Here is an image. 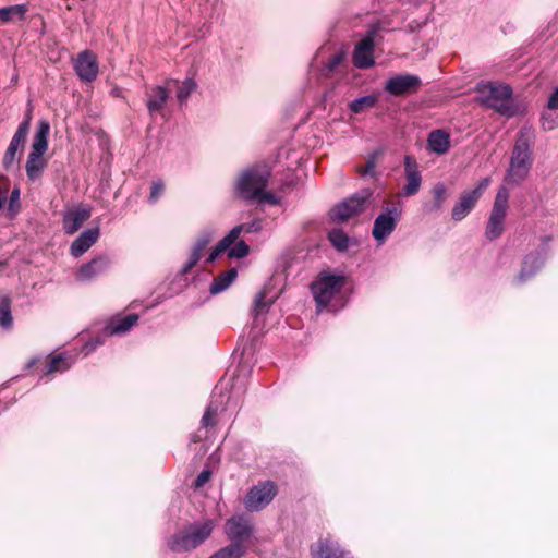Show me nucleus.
Listing matches in <instances>:
<instances>
[{
    "label": "nucleus",
    "mask_w": 558,
    "mask_h": 558,
    "mask_svg": "<svg viewBox=\"0 0 558 558\" xmlns=\"http://www.w3.org/2000/svg\"><path fill=\"white\" fill-rule=\"evenodd\" d=\"M270 171L259 166H254L245 169L238 182L236 192L245 201H256L258 203H269L278 205L280 198L271 192H266L268 185Z\"/></svg>",
    "instance_id": "1"
},
{
    "label": "nucleus",
    "mask_w": 558,
    "mask_h": 558,
    "mask_svg": "<svg viewBox=\"0 0 558 558\" xmlns=\"http://www.w3.org/2000/svg\"><path fill=\"white\" fill-rule=\"evenodd\" d=\"M535 132L531 126H523L514 143L507 177L510 182L519 184L523 181L532 167V146Z\"/></svg>",
    "instance_id": "2"
},
{
    "label": "nucleus",
    "mask_w": 558,
    "mask_h": 558,
    "mask_svg": "<svg viewBox=\"0 0 558 558\" xmlns=\"http://www.w3.org/2000/svg\"><path fill=\"white\" fill-rule=\"evenodd\" d=\"M214 529L215 522L209 519L189 524L168 539V547L173 553L193 550L210 537Z\"/></svg>",
    "instance_id": "3"
},
{
    "label": "nucleus",
    "mask_w": 558,
    "mask_h": 558,
    "mask_svg": "<svg viewBox=\"0 0 558 558\" xmlns=\"http://www.w3.org/2000/svg\"><path fill=\"white\" fill-rule=\"evenodd\" d=\"M481 94L480 102L498 113L511 118L521 112L520 108L512 102V89L508 85H495L492 83L477 86Z\"/></svg>",
    "instance_id": "4"
},
{
    "label": "nucleus",
    "mask_w": 558,
    "mask_h": 558,
    "mask_svg": "<svg viewBox=\"0 0 558 558\" xmlns=\"http://www.w3.org/2000/svg\"><path fill=\"white\" fill-rule=\"evenodd\" d=\"M49 132V122L46 120H40L33 138L32 150L25 165L27 179L32 182L39 181L47 167V160L44 158V154L48 149Z\"/></svg>",
    "instance_id": "5"
},
{
    "label": "nucleus",
    "mask_w": 558,
    "mask_h": 558,
    "mask_svg": "<svg viewBox=\"0 0 558 558\" xmlns=\"http://www.w3.org/2000/svg\"><path fill=\"white\" fill-rule=\"evenodd\" d=\"M402 217V208L397 205L385 206L375 218L372 235L378 245H383L395 231Z\"/></svg>",
    "instance_id": "6"
},
{
    "label": "nucleus",
    "mask_w": 558,
    "mask_h": 558,
    "mask_svg": "<svg viewBox=\"0 0 558 558\" xmlns=\"http://www.w3.org/2000/svg\"><path fill=\"white\" fill-rule=\"evenodd\" d=\"M509 192L500 186L496 193L492 213L485 230V236L493 241L498 239L504 231V222L508 210Z\"/></svg>",
    "instance_id": "7"
},
{
    "label": "nucleus",
    "mask_w": 558,
    "mask_h": 558,
    "mask_svg": "<svg viewBox=\"0 0 558 558\" xmlns=\"http://www.w3.org/2000/svg\"><path fill=\"white\" fill-rule=\"evenodd\" d=\"M344 278L342 276H322L312 283L311 290L317 303L318 310L327 305L330 300L340 292L343 287Z\"/></svg>",
    "instance_id": "8"
},
{
    "label": "nucleus",
    "mask_w": 558,
    "mask_h": 558,
    "mask_svg": "<svg viewBox=\"0 0 558 558\" xmlns=\"http://www.w3.org/2000/svg\"><path fill=\"white\" fill-rule=\"evenodd\" d=\"M276 495L277 487L274 482L258 483L248 489L244 498V507L250 512L260 511L272 501Z\"/></svg>",
    "instance_id": "9"
},
{
    "label": "nucleus",
    "mask_w": 558,
    "mask_h": 558,
    "mask_svg": "<svg viewBox=\"0 0 558 558\" xmlns=\"http://www.w3.org/2000/svg\"><path fill=\"white\" fill-rule=\"evenodd\" d=\"M263 229V221L259 218H254L247 223H240L233 227L229 233L223 236L219 243L211 250L207 263H213L222 252H225L232 243H234L242 232L258 233Z\"/></svg>",
    "instance_id": "10"
},
{
    "label": "nucleus",
    "mask_w": 558,
    "mask_h": 558,
    "mask_svg": "<svg viewBox=\"0 0 558 558\" xmlns=\"http://www.w3.org/2000/svg\"><path fill=\"white\" fill-rule=\"evenodd\" d=\"M225 534L231 544L243 545L252 538L254 526L246 515L235 514L226 521Z\"/></svg>",
    "instance_id": "11"
},
{
    "label": "nucleus",
    "mask_w": 558,
    "mask_h": 558,
    "mask_svg": "<svg viewBox=\"0 0 558 558\" xmlns=\"http://www.w3.org/2000/svg\"><path fill=\"white\" fill-rule=\"evenodd\" d=\"M489 184L490 179L488 177L483 178L475 189L462 192L459 202L452 208V219L460 221L465 218Z\"/></svg>",
    "instance_id": "12"
},
{
    "label": "nucleus",
    "mask_w": 558,
    "mask_h": 558,
    "mask_svg": "<svg viewBox=\"0 0 558 558\" xmlns=\"http://www.w3.org/2000/svg\"><path fill=\"white\" fill-rule=\"evenodd\" d=\"M421 84V78L417 75L398 74L386 81L385 90L392 96L410 95L415 93Z\"/></svg>",
    "instance_id": "13"
},
{
    "label": "nucleus",
    "mask_w": 558,
    "mask_h": 558,
    "mask_svg": "<svg viewBox=\"0 0 558 558\" xmlns=\"http://www.w3.org/2000/svg\"><path fill=\"white\" fill-rule=\"evenodd\" d=\"M374 31L361 39L353 51V63L359 69H368L375 64L374 60Z\"/></svg>",
    "instance_id": "14"
},
{
    "label": "nucleus",
    "mask_w": 558,
    "mask_h": 558,
    "mask_svg": "<svg viewBox=\"0 0 558 558\" xmlns=\"http://www.w3.org/2000/svg\"><path fill=\"white\" fill-rule=\"evenodd\" d=\"M74 70L82 81H95L98 74V62L95 54L89 50L78 53L74 63Z\"/></svg>",
    "instance_id": "15"
},
{
    "label": "nucleus",
    "mask_w": 558,
    "mask_h": 558,
    "mask_svg": "<svg viewBox=\"0 0 558 558\" xmlns=\"http://www.w3.org/2000/svg\"><path fill=\"white\" fill-rule=\"evenodd\" d=\"M92 209L87 206H76L64 211L62 227L66 234H74L85 221L90 218Z\"/></svg>",
    "instance_id": "16"
},
{
    "label": "nucleus",
    "mask_w": 558,
    "mask_h": 558,
    "mask_svg": "<svg viewBox=\"0 0 558 558\" xmlns=\"http://www.w3.org/2000/svg\"><path fill=\"white\" fill-rule=\"evenodd\" d=\"M404 172L407 184L402 187L401 194L405 197L417 194L422 184V175L416 160L407 155L404 157Z\"/></svg>",
    "instance_id": "17"
},
{
    "label": "nucleus",
    "mask_w": 558,
    "mask_h": 558,
    "mask_svg": "<svg viewBox=\"0 0 558 558\" xmlns=\"http://www.w3.org/2000/svg\"><path fill=\"white\" fill-rule=\"evenodd\" d=\"M170 92L167 87L156 85L150 87L146 93V107L149 114H161L163 107L169 99Z\"/></svg>",
    "instance_id": "18"
},
{
    "label": "nucleus",
    "mask_w": 558,
    "mask_h": 558,
    "mask_svg": "<svg viewBox=\"0 0 558 558\" xmlns=\"http://www.w3.org/2000/svg\"><path fill=\"white\" fill-rule=\"evenodd\" d=\"M99 238V229L93 228L87 229L76 238L70 247L71 255L74 257H80L84 253H86L98 240Z\"/></svg>",
    "instance_id": "19"
},
{
    "label": "nucleus",
    "mask_w": 558,
    "mask_h": 558,
    "mask_svg": "<svg viewBox=\"0 0 558 558\" xmlns=\"http://www.w3.org/2000/svg\"><path fill=\"white\" fill-rule=\"evenodd\" d=\"M313 558H348L347 553L333 542L319 541L311 546Z\"/></svg>",
    "instance_id": "20"
},
{
    "label": "nucleus",
    "mask_w": 558,
    "mask_h": 558,
    "mask_svg": "<svg viewBox=\"0 0 558 558\" xmlns=\"http://www.w3.org/2000/svg\"><path fill=\"white\" fill-rule=\"evenodd\" d=\"M213 240V233L209 231H206L199 235V238L196 240L191 255L187 259V262L182 267V272L187 274L202 258L203 252L206 248V246L211 242Z\"/></svg>",
    "instance_id": "21"
},
{
    "label": "nucleus",
    "mask_w": 558,
    "mask_h": 558,
    "mask_svg": "<svg viewBox=\"0 0 558 558\" xmlns=\"http://www.w3.org/2000/svg\"><path fill=\"white\" fill-rule=\"evenodd\" d=\"M109 265V260L106 257H97L92 259L89 263L84 264L77 271V280L89 281L96 276L102 274Z\"/></svg>",
    "instance_id": "22"
},
{
    "label": "nucleus",
    "mask_w": 558,
    "mask_h": 558,
    "mask_svg": "<svg viewBox=\"0 0 558 558\" xmlns=\"http://www.w3.org/2000/svg\"><path fill=\"white\" fill-rule=\"evenodd\" d=\"M429 149L437 155H445L450 148V135L445 130H434L427 138Z\"/></svg>",
    "instance_id": "23"
},
{
    "label": "nucleus",
    "mask_w": 558,
    "mask_h": 558,
    "mask_svg": "<svg viewBox=\"0 0 558 558\" xmlns=\"http://www.w3.org/2000/svg\"><path fill=\"white\" fill-rule=\"evenodd\" d=\"M137 320L138 316L136 314H130L123 318L112 320L105 327L104 332L107 336L126 332L137 323Z\"/></svg>",
    "instance_id": "24"
},
{
    "label": "nucleus",
    "mask_w": 558,
    "mask_h": 558,
    "mask_svg": "<svg viewBox=\"0 0 558 558\" xmlns=\"http://www.w3.org/2000/svg\"><path fill=\"white\" fill-rule=\"evenodd\" d=\"M543 265L544 258L541 256V254L527 255L519 274V281H525L531 278Z\"/></svg>",
    "instance_id": "25"
},
{
    "label": "nucleus",
    "mask_w": 558,
    "mask_h": 558,
    "mask_svg": "<svg viewBox=\"0 0 558 558\" xmlns=\"http://www.w3.org/2000/svg\"><path fill=\"white\" fill-rule=\"evenodd\" d=\"M238 271L235 268H231L225 274L214 279L210 284L209 291L211 294H218L225 291L230 284L236 279Z\"/></svg>",
    "instance_id": "26"
},
{
    "label": "nucleus",
    "mask_w": 558,
    "mask_h": 558,
    "mask_svg": "<svg viewBox=\"0 0 558 558\" xmlns=\"http://www.w3.org/2000/svg\"><path fill=\"white\" fill-rule=\"evenodd\" d=\"M27 7L25 4H15L10 7L0 8V20L3 23L11 21H22L25 19Z\"/></svg>",
    "instance_id": "27"
},
{
    "label": "nucleus",
    "mask_w": 558,
    "mask_h": 558,
    "mask_svg": "<svg viewBox=\"0 0 558 558\" xmlns=\"http://www.w3.org/2000/svg\"><path fill=\"white\" fill-rule=\"evenodd\" d=\"M31 121H32V110L29 109L27 111L24 120L20 123L15 134L13 135V137L10 142V145H13L16 148H20L21 146L24 145L27 134H28V131H29Z\"/></svg>",
    "instance_id": "28"
},
{
    "label": "nucleus",
    "mask_w": 558,
    "mask_h": 558,
    "mask_svg": "<svg viewBox=\"0 0 558 558\" xmlns=\"http://www.w3.org/2000/svg\"><path fill=\"white\" fill-rule=\"evenodd\" d=\"M372 196V193L367 190L362 191L361 193H357L349 198H347V202L350 206L351 214H354V216L362 213L365 207L368 198Z\"/></svg>",
    "instance_id": "29"
},
{
    "label": "nucleus",
    "mask_w": 558,
    "mask_h": 558,
    "mask_svg": "<svg viewBox=\"0 0 558 558\" xmlns=\"http://www.w3.org/2000/svg\"><path fill=\"white\" fill-rule=\"evenodd\" d=\"M246 548L241 544H230L220 548L208 558H241L245 555Z\"/></svg>",
    "instance_id": "30"
},
{
    "label": "nucleus",
    "mask_w": 558,
    "mask_h": 558,
    "mask_svg": "<svg viewBox=\"0 0 558 558\" xmlns=\"http://www.w3.org/2000/svg\"><path fill=\"white\" fill-rule=\"evenodd\" d=\"M328 239L332 246L339 252H347L350 246V238L341 229H333L329 232Z\"/></svg>",
    "instance_id": "31"
},
{
    "label": "nucleus",
    "mask_w": 558,
    "mask_h": 558,
    "mask_svg": "<svg viewBox=\"0 0 558 558\" xmlns=\"http://www.w3.org/2000/svg\"><path fill=\"white\" fill-rule=\"evenodd\" d=\"M13 317L11 313V301L9 296L0 298V326L4 329L11 328Z\"/></svg>",
    "instance_id": "32"
},
{
    "label": "nucleus",
    "mask_w": 558,
    "mask_h": 558,
    "mask_svg": "<svg viewBox=\"0 0 558 558\" xmlns=\"http://www.w3.org/2000/svg\"><path fill=\"white\" fill-rule=\"evenodd\" d=\"M71 363L68 361V357L64 354H57L51 357L49 364L47 365V369L45 375H52L57 372H64L69 369Z\"/></svg>",
    "instance_id": "33"
},
{
    "label": "nucleus",
    "mask_w": 558,
    "mask_h": 558,
    "mask_svg": "<svg viewBox=\"0 0 558 558\" xmlns=\"http://www.w3.org/2000/svg\"><path fill=\"white\" fill-rule=\"evenodd\" d=\"M352 217H354V214H351V209L347 199L335 206L330 211V218L336 222H343Z\"/></svg>",
    "instance_id": "34"
},
{
    "label": "nucleus",
    "mask_w": 558,
    "mask_h": 558,
    "mask_svg": "<svg viewBox=\"0 0 558 558\" xmlns=\"http://www.w3.org/2000/svg\"><path fill=\"white\" fill-rule=\"evenodd\" d=\"M197 88V83L193 78H185L178 88L177 99L183 105L187 101L190 95Z\"/></svg>",
    "instance_id": "35"
},
{
    "label": "nucleus",
    "mask_w": 558,
    "mask_h": 558,
    "mask_svg": "<svg viewBox=\"0 0 558 558\" xmlns=\"http://www.w3.org/2000/svg\"><path fill=\"white\" fill-rule=\"evenodd\" d=\"M377 98L373 95L359 97L352 100L349 105V109L353 113H361L365 108H372L376 105Z\"/></svg>",
    "instance_id": "36"
},
{
    "label": "nucleus",
    "mask_w": 558,
    "mask_h": 558,
    "mask_svg": "<svg viewBox=\"0 0 558 558\" xmlns=\"http://www.w3.org/2000/svg\"><path fill=\"white\" fill-rule=\"evenodd\" d=\"M433 192H434V201L429 207V210L438 211L442 208L444 202L447 196V189L444 183H437L434 186Z\"/></svg>",
    "instance_id": "37"
},
{
    "label": "nucleus",
    "mask_w": 558,
    "mask_h": 558,
    "mask_svg": "<svg viewBox=\"0 0 558 558\" xmlns=\"http://www.w3.org/2000/svg\"><path fill=\"white\" fill-rule=\"evenodd\" d=\"M233 244L226 250L230 258H243L248 255L250 246L243 240H236Z\"/></svg>",
    "instance_id": "38"
},
{
    "label": "nucleus",
    "mask_w": 558,
    "mask_h": 558,
    "mask_svg": "<svg viewBox=\"0 0 558 558\" xmlns=\"http://www.w3.org/2000/svg\"><path fill=\"white\" fill-rule=\"evenodd\" d=\"M218 412V407L214 404H209L205 410L202 417V425L204 427L213 426L215 424L214 417Z\"/></svg>",
    "instance_id": "39"
},
{
    "label": "nucleus",
    "mask_w": 558,
    "mask_h": 558,
    "mask_svg": "<svg viewBox=\"0 0 558 558\" xmlns=\"http://www.w3.org/2000/svg\"><path fill=\"white\" fill-rule=\"evenodd\" d=\"M19 148L14 147L13 145L8 146L7 151L3 156V167L9 170L15 161V155Z\"/></svg>",
    "instance_id": "40"
},
{
    "label": "nucleus",
    "mask_w": 558,
    "mask_h": 558,
    "mask_svg": "<svg viewBox=\"0 0 558 558\" xmlns=\"http://www.w3.org/2000/svg\"><path fill=\"white\" fill-rule=\"evenodd\" d=\"M165 184L162 181H154L150 187L149 201L156 203L160 195L163 193Z\"/></svg>",
    "instance_id": "41"
},
{
    "label": "nucleus",
    "mask_w": 558,
    "mask_h": 558,
    "mask_svg": "<svg viewBox=\"0 0 558 558\" xmlns=\"http://www.w3.org/2000/svg\"><path fill=\"white\" fill-rule=\"evenodd\" d=\"M265 293L259 292L254 301V312L256 315H259L260 313L267 311L269 308V304H267L265 301Z\"/></svg>",
    "instance_id": "42"
},
{
    "label": "nucleus",
    "mask_w": 558,
    "mask_h": 558,
    "mask_svg": "<svg viewBox=\"0 0 558 558\" xmlns=\"http://www.w3.org/2000/svg\"><path fill=\"white\" fill-rule=\"evenodd\" d=\"M20 208V189L15 187L11 191L9 198V210L16 213Z\"/></svg>",
    "instance_id": "43"
},
{
    "label": "nucleus",
    "mask_w": 558,
    "mask_h": 558,
    "mask_svg": "<svg viewBox=\"0 0 558 558\" xmlns=\"http://www.w3.org/2000/svg\"><path fill=\"white\" fill-rule=\"evenodd\" d=\"M375 169H376V156H372L368 158L367 162H366V167L364 170H360V173L365 177V175H369V177H374L375 175Z\"/></svg>",
    "instance_id": "44"
},
{
    "label": "nucleus",
    "mask_w": 558,
    "mask_h": 558,
    "mask_svg": "<svg viewBox=\"0 0 558 558\" xmlns=\"http://www.w3.org/2000/svg\"><path fill=\"white\" fill-rule=\"evenodd\" d=\"M211 477V472L209 470H203L196 477L194 482L195 488H199L204 486Z\"/></svg>",
    "instance_id": "45"
},
{
    "label": "nucleus",
    "mask_w": 558,
    "mask_h": 558,
    "mask_svg": "<svg viewBox=\"0 0 558 558\" xmlns=\"http://www.w3.org/2000/svg\"><path fill=\"white\" fill-rule=\"evenodd\" d=\"M343 56L341 53L332 56L326 64L328 72H332L342 61Z\"/></svg>",
    "instance_id": "46"
},
{
    "label": "nucleus",
    "mask_w": 558,
    "mask_h": 558,
    "mask_svg": "<svg viewBox=\"0 0 558 558\" xmlns=\"http://www.w3.org/2000/svg\"><path fill=\"white\" fill-rule=\"evenodd\" d=\"M542 126L546 131L554 130L557 126L555 120L550 119L547 113H544L541 118Z\"/></svg>",
    "instance_id": "47"
},
{
    "label": "nucleus",
    "mask_w": 558,
    "mask_h": 558,
    "mask_svg": "<svg viewBox=\"0 0 558 558\" xmlns=\"http://www.w3.org/2000/svg\"><path fill=\"white\" fill-rule=\"evenodd\" d=\"M547 108L550 110L558 109V87L555 88L554 92L550 94L547 101Z\"/></svg>",
    "instance_id": "48"
},
{
    "label": "nucleus",
    "mask_w": 558,
    "mask_h": 558,
    "mask_svg": "<svg viewBox=\"0 0 558 558\" xmlns=\"http://www.w3.org/2000/svg\"><path fill=\"white\" fill-rule=\"evenodd\" d=\"M101 343H102V341L100 339H98V338H96L95 340L86 343V345L84 348L85 351H86V354L92 352L93 350H95Z\"/></svg>",
    "instance_id": "49"
},
{
    "label": "nucleus",
    "mask_w": 558,
    "mask_h": 558,
    "mask_svg": "<svg viewBox=\"0 0 558 558\" xmlns=\"http://www.w3.org/2000/svg\"><path fill=\"white\" fill-rule=\"evenodd\" d=\"M37 362V357H33L28 363L27 367H32Z\"/></svg>",
    "instance_id": "50"
},
{
    "label": "nucleus",
    "mask_w": 558,
    "mask_h": 558,
    "mask_svg": "<svg viewBox=\"0 0 558 558\" xmlns=\"http://www.w3.org/2000/svg\"><path fill=\"white\" fill-rule=\"evenodd\" d=\"M3 205H4V199L2 197H0V210L3 208Z\"/></svg>",
    "instance_id": "51"
},
{
    "label": "nucleus",
    "mask_w": 558,
    "mask_h": 558,
    "mask_svg": "<svg viewBox=\"0 0 558 558\" xmlns=\"http://www.w3.org/2000/svg\"><path fill=\"white\" fill-rule=\"evenodd\" d=\"M543 240H544L545 244H547L550 241V238L549 236H545Z\"/></svg>",
    "instance_id": "52"
}]
</instances>
